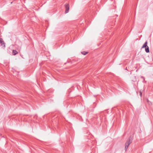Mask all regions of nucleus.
Segmentation results:
<instances>
[{"instance_id": "f257e3e1", "label": "nucleus", "mask_w": 153, "mask_h": 153, "mask_svg": "<svg viewBox=\"0 0 153 153\" xmlns=\"http://www.w3.org/2000/svg\"><path fill=\"white\" fill-rule=\"evenodd\" d=\"M132 138L131 137V136H130L129 138L126 141V142L125 144V149L126 151L129 146L132 143Z\"/></svg>"}, {"instance_id": "f03ea898", "label": "nucleus", "mask_w": 153, "mask_h": 153, "mask_svg": "<svg viewBox=\"0 0 153 153\" xmlns=\"http://www.w3.org/2000/svg\"><path fill=\"white\" fill-rule=\"evenodd\" d=\"M65 13H67L69 12V6L68 4H66L65 5Z\"/></svg>"}, {"instance_id": "7ed1b4c3", "label": "nucleus", "mask_w": 153, "mask_h": 153, "mask_svg": "<svg viewBox=\"0 0 153 153\" xmlns=\"http://www.w3.org/2000/svg\"><path fill=\"white\" fill-rule=\"evenodd\" d=\"M0 44L2 46L3 45L4 47H5V44L3 41L2 39L1 38H0Z\"/></svg>"}, {"instance_id": "20e7f679", "label": "nucleus", "mask_w": 153, "mask_h": 153, "mask_svg": "<svg viewBox=\"0 0 153 153\" xmlns=\"http://www.w3.org/2000/svg\"><path fill=\"white\" fill-rule=\"evenodd\" d=\"M147 41H146L145 43H144V44L143 45V46L142 47V48H146V47H147V46H147Z\"/></svg>"}, {"instance_id": "39448f33", "label": "nucleus", "mask_w": 153, "mask_h": 153, "mask_svg": "<svg viewBox=\"0 0 153 153\" xmlns=\"http://www.w3.org/2000/svg\"><path fill=\"white\" fill-rule=\"evenodd\" d=\"M13 53L14 55H15L16 54L18 53V52L16 50H13Z\"/></svg>"}, {"instance_id": "423d86ee", "label": "nucleus", "mask_w": 153, "mask_h": 153, "mask_svg": "<svg viewBox=\"0 0 153 153\" xmlns=\"http://www.w3.org/2000/svg\"><path fill=\"white\" fill-rule=\"evenodd\" d=\"M145 50L146 53H149V50L148 46L145 48Z\"/></svg>"}, {"instance_id": "0eeeda50", "label": "nucleus", "mask_w": 153, "mask_h": 153, "mask_svg": "<svg viewBox=\"0 0 153 153\" xmlns=\"http://www.w3.org/2000/svg\"><path fill=\"white\" fill-rule=\"evenodd\" d=\"M81 53L82 54H83L84 55H85L88 53V52H86L85 51H84L82 52H81Z\"/></svg>"}, {"instance_id": "6e6552de", "label": "nucleus", "mask_w": 153, "mask_h": 153, "mask_svg": "<svg viewBox=\"0 0 153 153\" xmlns=\"http://www.w3.org/2000/svg\"><path fill=\"white\" fill-rule=\"evenodd\" d=\"M140 96L141 97L142 96V93L140 91Z\"/></svg>"}, {"instance_id": "1a4fd4ad", "label": "nucleus", "mask_w": 153, "mask_h": 153, "mask_svg": "<svg viewBox=\"0 0 153 153\" xmlns=\"http://www.w3.org/2000/svg\"><path fill=\"white\" fill-rule=\"evenodd\" d=\"M141 77L144 80H145V78L143 76H141Z\"/></svg>"}, {"instance_id": "9d476101", "label": "nucleus", "mask_w": 153, "mask_h": 153, "mask_svg": "<svg viewBox=\"0 0 153 153\" xmlns=\"http://www.w3.org/2000/svg\"><path fill=\"white\" fill-rule=\"evenodd\" d=\"M126 70H127V68H126Z\"/></svg>"}]
</instances>
